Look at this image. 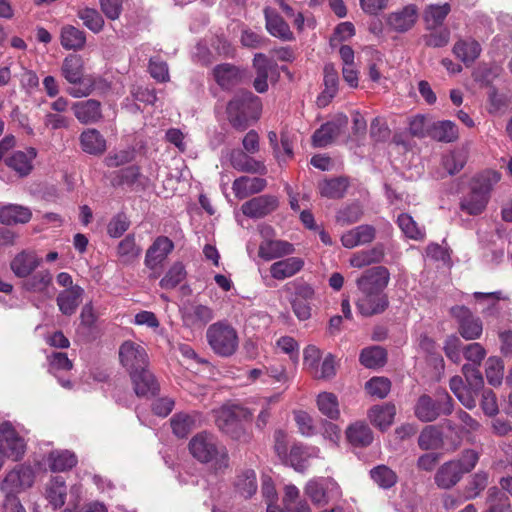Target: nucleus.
<instances>
[{
	"instance_id": "obj_1",
	"label": "nucleus",
	"mask_w": 512,
	"mask_h": 512,
	"mask_svg": "<svg viewBox=\"0 0 512 512\" xmlns=\"http://www.w3.org/2000/svg\"><path fill=\"white\" fill-rule=\"evenodd\" d=\"M191 455L201 463H211L215 471H222L229 465L226 447L210 432H200L189 442Z\"/></svg>"
},
{
	"instance_id": "obj_2",
	"label": "nucleus",
	"mask_w": 512,
	"mask_h": 512,
	"mask_svg": "<svg viewBox=\"0 0 512 512\" xmlns=\"http://www.w3.org/2000/svg\"><path fill=\"white\" fill-rule=\"evenodd\" d=\"M497 171L487 170L476 175L470 190L460 201V209L472 216L480 215L487 207L493 187L500 181Z\"/></svg>"
},
{
	"instance_id": "obj_3",
	"label": "nucleus",
	"mask_w": 512,
	"mask_h": 512,
	"mask_svg": "<svg viewBox=\"0 0 512 512\" xmlns=\"http://www.w3.org/2000/svg\"><path fill=\"white\" fill-rule=\"evenodd\" d=\"M261 111V99L248 90L238 91L226 108L228 120L235 128L252 125L259 119Z\"/></svg>"
},
{
	"instance_id": "obj_4",
	"label": "nucleus",
	"mask_w": 512,
	"mask_h": 512,
	"mask_svg": "<svg viewBox=\"0 0 512 512\" xmlns=\"http://www.w3.org/2000/svg\"><path fill=\"white\" fill-rule=\"evenodd\" d=\"M253 409L241 405L222 406L216 412V425L226 435L239 442H248L250 434L244 422L250 421Z\"/></svg>"
},
{
	"instance_id": "obj_5",
	"label": "nucleus",
	"mask_w": 512,
	"mask_h": 512,
	"mask_svg": "<svg viewBox=\"0 0 512 512\" xmlns=\"http://www.w3.org/2000/svg\"><path fill=\"white\" fill-rule=\"evenodd\" d=\"M206 340L211 350L220 357H230L239 347L236 328L226 320L211 324L206 331Z\"/></svg>"
},
{
	"instance_id": "obj_6",
	"label": "nucleus",
	"mask_w": 512,
	"mask_h": 512,
	"mask_svg": "<svg viewBox=\"0 0 512 512\" xmlns=\"http://www.w3.org/2000/svg\"><path fill=\"white\" fill-rule=\"evenodd\" d=\"M453 411V400L447 392H441L437 399L433 400L429 395H422L418 398L414 413L422 422H432L440 415H450Z\"/></svg>"
},
{
	"instance_id": "obj_7",
	"label": "nucleus",
	"mask_w": 512,
	"mask_h": 512,
	"mask_svg": "<svg viewBox=\"0 0 512 512\" xmlns=\"http://www.w3.org/2000/svg\"><path fill=\"white\" fill-rule=\"evenodd\" d=\"M36 471L29 464H18L8 471L0 484L4 495L18 496L19 493L31 488L35 482Z\"/></svg>"
},
{
	"instance_id": "obj_8",
	"label": "nucleus",
	"mask_w": 512,
	"mask_h": 512,
	"mask_svg": "<svg viewBox=\"0 0 512 512\" xmlns=\"http://www.w3.org/2000/svg\"><path fill=\"white\" fill-rule=\"evenodd\" d=\"M26 451V441L21 432L11 423L0 424V456L14 461L20 460Z\"/></svg>"
},
{
	"instance_id": "obj_9",
	"label": "nucleus",
	"mask_w": 512,
	"mask_h": 512,
	"mask_svg": "<svg viewBox=\"0 0 512 512\" xmlns=\"http://www.w3.org/2000/svg\"><path fill=\"white\" fill-rule=\"evenodd\" d=\"M305 494L316 505H325L330 499L341 495L337 482L329 477H320L310 480L305 486Z\"/></svg>"
},
{
	"instance_id": "obj_10",
	"label": "nucleus",
	"mask_w": 512,
	"mask_h": 512,
	"mask_svg": "<svg viewBox=\"0 0 512 512\" xmlns=\"http://www.w3.org/2000/svg\"><path fill=\"white\" fill-rule=\"evenodd\" d=\"M119 358L129 375L148 367V356L145 348L134 341L127 340L122 343L119 348Z\"/></svg>"
},
{
	"instance_id": "obj_11",
	"label": "nucleus",
	"mask_w": 512,
	"mask_h": 512,
	"mask_svg": "<svg viewBox=\"0 0 512 512\" xmlns=\"http://www.w3.org/2000/svg\"><path fill=\"white\" fill-rule=\"evenodd\" d=\"M253 66L256 70L253 87L258 93H265L268 90V79L275 82L279 79L278 65L265 54L257 53L253 59Z\"/></svg>"
},
{
	"instance_id": "obj_12",
	"label": "nucleus",
	"mask_w": 512,
	"mask_h": 512,
	"mask_svg": "<svg viewBox=\"0 0 512 512\" xmlns=\"http://www.w3.org/2000/svg\"><path fill=\"white\" fill-rule=\"evenodd\" d=\"M180 312L184 326L190 329H201L215 317L211 307L197 302L184 304Z\"/></svg>"
},
{
	"instance_id": "obj_13",
	"label": "nucleus",
	"mask_w": 512,
	"mask_h": 512,
	"mask_svg": "<svg viewBox=\"0 0 512 512\" xmlns=\"http://www.w3.org/2000/svg\"><path fill=\"white\" fill-rule=\"evenodd\" d=\"M451 314L459 324V333L466 340H476L483 332V324L480 318L475 317L465 306H454Z\"/></svg>"
},
{
	"instance_id": "obj_14",
	"label": "nucleus",
	"mask_w": 512,
	"mask_h": 512,
	"mask_svg": "<svg viewBox=\"0 0 512 512\" xmlns=\"http://www.w3.org/2000/svg\"><path fill=\"white\" fill-rule=\"evenodd\" d=\"M390 279L387 268L375 266L365 270L356 280L359 292H384Z\"/></svg>"
},
{
	"instance_id": "obj_15",
	"label": "nucleus",
	"mask_w": 512,
	"mask_h": 512,
	"mask_svg": "<svg viewBox=\"0 0 512 512\" xmlns=\"http://www.w3.org/2000/svg\"><path fill=\"white\" fill-rule=\"evenodd\" d=\"M388 303L384 292H359L356 307L361 315L369 317L384 312Z\"/></svg>"
},
{
	"instance_id": "obj_16",
	"label": "nucleus",
	"mask_w": 512,
	"mask_h": 512,
	"mask_svg": "<svg viewBox=\"0 0 512 512\" xmlns=\"http://www.w3.org/2000/svg\"><path fill=\"white\" fill-rule=\"evenodd\" d=\"M173 249L174 243L172 240L166 236L157 237L146 251L144 261L146 267L150 270H155L161 267Z\"/></svg>"
},
{
	"instance_id": "obj_17",
	"label": "nucleus",
	"mask_w": 512,
	"mask_h": 512,
	"mask_svg": "<svg viewBox=\"0 0 512 512\" xmlns=\"http://www.w3.org/2000/svg\"><path fill=\"white\" fill-rule=\"evenodd\" d=\"M42 260L34 250H22L10 262V268L18 278H27L41 264Z\"/></svg>"
},
{
	"instance_id": "obj_18",
	"label": "nucleus",
	"mask_w": 512,
	"mask_h": 512,
	"mask_svg": "<svg viewBox=\"0 0 512 512\" xmlns=\"http://www.w3.org/2000/svg\"><path fill=\"white\" fill-rule=\"evenodd\" d=\"M130 378L138 397L150 398L159 392V384L148 367L140 371L132 372Z\"/></svg>"
},
{
	"instance_id": "obj_19",
	"label": "nucleus",
	"mask_w": 512,
	"mask_h": 512,
	"mask_svg": "<svg viewBox=\"0 0 512 512\" xmlns=\"http://www.w3.org/2000/svg\"><path fill=\"white\" fill-rule=\"evenodd\" d=\"M23 282V289L30 293L39 294L44 298H51L54 294L52 274L48 270H41L31 274Z\"/></svg>"
},
{
	"instance_id": "obj_20",
	"label": "nucleus",
	"mask_w": 512,
	"mask_h": 512,
	"mask_svg": "<svg viewBox=\"0 0 512 512\" xmlns=\"http://www.w3.org/2000/svg\"><path fill=\"white\" fill-rule=\"evenodd\" d=\"M214 80L223 90H231L242 82L243 71L230 63L218 64L212 71Z\"/></svg>"
},
{
	"instance_id": "obj_21",
	"label": "nucleus",
	"mask_w": 512,
	"mask_h": 512,
	"mask_svg": "<svg viewBox=\"0 0 512 512\" xmlns=\"http://www.w3.org/2000/svg\"><path fill=\"white\" fill-rule=\"evenodd\" d=\"M417 14L418 10L415 5H407L399 11L390 13L387 17V25L395 32L404 33L414 26Z\"/></svg>"
},
{
	"instance_id": "obj_22",
	"label": "nucleus",
	"mask_w": 512,
	"mask_h": 512,
	"mask_svg": "<svg viewBox=\"0 0 512 512\" xmlns=\"http://www.w3.org/2000/svg\"><path fill=\"white\" fill-rule=\"evenodd\" d=\"M36 155L37 152L34 148H27L25 151H15L5 159V163L19 177H25L32 171L33 160Z\"/></svg>"
},
{
	"instance_id": "obj_23",
	"label": "nucleus",
	"mask_w": 512,
	"mask_h": 512,
	"mask_svg": "<svg viewBox=\"0 0 512 512\" xmlns=\"http://www.w3.org/2000/svg\"><path fill=\"white\" fill-rule=\"evenodd\" d=\"M277 206L276 198L268 195H261L246 201L242 207V213L250 218H261L271 213Z\"/></svg>"
},
{
	"instance_id": "obj_24",
	"label": "nucleus",
	"mask_w": 512,
	"mask_h": 512,
	"mask_svg": "<svg viewBox=\"0 0 512 512\" xmlns=\"http://www.w3.org/2000/svg\"><path fill=\"white\" fill-rule=\"evenodd\" d=\"M295 252L293 244L284 240H264L259 245L258 255L265 261L292 255Z\"/></svg>"
},
{
	"instance_id": "obj_25",
	"label": "nucleus",
	"mask_w": 512,
	"mask_h": 512,
	"mask_svg": "<svg viewBox=\"0 0 512 512\" xmlns=\"http://www.w3.org/2000/svg\"><path fill=\"white\" fill-rule=\"evenodd\" d=\"M230 162L232 167L240 172L260 175L267 173V168L263 161L254 159L240 150L231 153Z\"/></svg>"
},
{
	"instance_id": "obj_26",
	"label": "nucleus",
	"mask_w": 512,
	"mask_h": 512,
	"mask_svg": "<svg viewBox=\"0 0 512 512\" xmlns=\"http://www.w3.org/2000/svg\"><path fill=\"white\" fill-rule=\"evenodd\" d=\"M375 228L371 225H359L341 237V243L345 248L352 249L356 246L370 243L375 238Z\"/></svg>"
},
{
	"instance_id": "obj_27",
	"label": "nucleus",
	"mask_w": 512,
	"mask_h": 512,
	"mask_svg": "<svg viewBox=\"0 0 512 512\" xmlns=\"http://www.w3.org/2000/svg\"><path fill=\"white\" fill-rule=\"evenodd\" d=\"M84 290L78 285L71 286L61 291L57 296L59 310L67 316L75 313L82 302Z\"/></svg>"
},
{
	"instance_id": "obj_28",
	"label": "nucleus",
	"mask_w": 512,
	"mask_h": 512,
	"mask_svg": "<svg viewBox=\"0 0 512 512\" xmlns=\"http://www.w3.org/2000/svg\"><path fill=\"white\" fill-rule=\"evenodd\" d=\"M61 74L70 84H82L84 81V62L80 55L69 54L63 60Z\"/></svg>"
},
{
	"instance_id": "obj_29",
	"label": "nucleus",
	"mask_w": 512,
	"mask_h": 512,
	"mask_svg": "<svg viewBox=\"0 0 512 512\" xmlns=\"http://www.w3.org/2000/svg\"><path fill=\"white\" fill-rule=\"evenodd\" d=\"M304 264V260L300 257H288L274 262L270 266V274L276 280H284L300 272Z\"/></svg>"
},
{
	"instance_id": "obj_30",
	"label": "nucleus",
	"mask_w": 512,
	"mask_h": 512,
	"mask_svg": "<svg viewBox=\"0 0 512 512\" xmlns=\"http://www.w3.org/2000/svg\"><path fill=\"white\" fill-rule=\"evenodd\" d=\"M464 474L461 471L460 464L456 461L444 463L435 474V483L442 489H449L456 485Z\"/></svg>"
},
{
	"instance_id": "obj_31",
	"label": "nucleus",
	"mask_w": 512,
	"mask_h": 512,
	"mask_svg": "<svg viewBox=\"0 0 512 512\" xmlns=\"http://www.w3.org/2000/svg\"><path fill=\"white\" fill-rule=\"evenodd\" d=\"M100 102L94 99L77 102L73 105L75 117L82 124L96 123L102 116Z\"/></svg>"
},
{
	"instance_id": "obj_32",
	"label": "nucleus",
	"mask_w": 512,
	"mask_h": 512,
	"mask_svg": "<svg viewBox=\"0 0 512 512\" xmlns=\"http://www.w3.org/2000/svg\"><path fill=\"white\" fill-rule=\"evenodd\" d=\"M264 15L266 20V29L272 36L284 41H290L293 39V33L290 30L289 25L274 10L265 8Z\"/></svg>"
},
{
	"instance_id": "obj_33",
	"label": "nucleus",
	"mask_w": 512,
	"mask_h": 512,
	"mask_svg": "<svg viewBox=\"0 0 512 512\" xmlns=\"http://www.w3.org/2000/svg\"><path fill=\"white\" fill-rule=\"evenodd\" d=\"M266 187V180L258 177L241 176L234 180L232 189L238 199H244L261 192Z\"/></svg>"
},
{
	"instance_id": "obj_34",
	"label": "nucleus",
	"mask_w": 512,
	"mask_h": 512,
	"mask_svg": "<svg viewBox=\"0 0 512 512\" xmlns=\"http://www.w3.org/2000/svg\"><path fill=\"white\" fill-rule=\"evenodd\" d=\"M31 217V210L22 205L7 204L0 208V223L4 225L25 224Z\"/></svg>"
},
{
	"instance_id": "obj_35",
	"label": "nucleus",
	"mask_w": 512,
	"mask_h": 512,
	"mask_svg": "<svg viewBox=\"0 0 512 512\" xmlns=\"http://www.w3.org/2000/svg\"><path fill=\"white\" fill-rule=\"evenodd\" d=\"M319 449L316 447H305L294 445L289 454L285 457L287 464L291 465L296 471H304L307 467V460L310 457L318 456Z\"/></svg>"
},
{
	"instance_id": "obj_36",
	"label": "nucleus",
	"mask_w": 512,
	"mask_h": 512,
	"mask_svg": "<svg viewBox=\"0 0 512 512\" xmlns=\"http://www.w3.org/2000/svg\"><path fill=\"white\" fill-rule=\"evenodd\" d=\"M67 487L63 477H52L46 485L45 496L54 509L61 508L65 504Z\"/></svg>"
},
{
	"instance_id": "obj_37",
	"label": "nucleus",
	"mask_w": 512,
	"mask_h": 512,
	"mask_svg": "<svg viewBox=\"0 0 512 512\" xmlns=\"http://www.w3.org/2000/svg\"><path fill=\"white\" fill-rule=\"evenodd\" d=\"M396 408L393 404L376 405L369 411V419L380 430H386L393 423Z\"/></svg>"
},
{
	"instance_id": "obj_38",
	"label": "nucleus",
	"mask_w": 512,
	"mask_h": 512,
	"mask_svg": "<svg viewBox=\"0 0 512 512\" xmlns=\"http://www.w3.org/2000/svg\"><path fill=\"white\" fill-rule=\"evenodd\" d=\"M453 53L466 66H470L479 57L481 46L477 41L472 39L459 40L454 44Z\"/></svg>"
},
{
	"instance_id": "obj_39",
	"label": "nucleus",
	"mask_w": 512,
	"mask_h": 512,
	"mask_svg": "<svg viewBox=\"0 0 512 512\" xmlns=\"http://www.w3.org/2000/svg\"><path fill=\"white\" fill-rule=\"evenodd\" d=\"M80 143L83 151L91 155H100L106 150V140L99 130H83Z\"/></svg>"
},
{
	"instance_id": "obj_40",
	"label": "nucleus",
	"mask_w": 512,
	"mask_h": 512,
	"mask_svg": "<svg viewBox=\"0 0 512 512\" xmlns=\"http://www.w3.org/2000/svg\"><path fill=\"white\" fill-rule=\"evenodd\" d=\"M199 415L178 413L171 418V427L173 433L179 437H186L193 429L198 426Z\"/></svg>"
},
{
	"instance_id": "obj_41",
	"label": "nucleus",
	"mask_w": 512,
	"mask_h": 512,
	"mask_svg": "<svg viewBox=\"0 0 512 512\" xmlns=\"http://www.w3.org/2000/svg\"><path fill=\"white\" fill-rule=\"evenodd\" d=\"M61 45L66 50H81L86 43L85 33L71 25L62 27L60 35Z\"/></svg>"
},
{
	"instance_id": "obj_42",
	"label": "nucleus",
	"mask_w": 512,
	"mask_h": 512,
	"mask_svg": "<svg viewBox=\"0 0 512 512\" xmlns=\"http://www.w3.org/2000/svg\"><path fill=\"white\" fill-rule=\"evenodd\" d=\"M418 445L422 450H437L443 445L442 431L435 425L423 428L418 437Z\"/></svg>"
},
{
	"instance_id": "obj_43",
	"label": "nucleus",
	"mask_w": 512,
	"mask_h": 512,
	"mask_svg": "<svg viewBox=\"0 0 512 512\" xmlns=\"http://www.w3.org/2000/svg\"><path fill=\"white\" fill-rule=\"evenodd\" d=\"M48 464L52 471L63 472L73 468L77 464V458L69 450H56L49 454Z\"/></svg>"
},
{
	"instance_id": "obj_44",
	"label": "nucleus",
	"mask_w": 512,
	"mask_h": 512,
	"mask_svg": "<svg viewBox=\"0 0 512 512\" xmlns=\"http://www.w3.org/2000/svg\"><path fill=\"white\" fill-rule=\"evenodd\" d=\"M235 488L244 498L252 497L258 489L255 471L253 469L241 471L236 477Z\"/></svg>"
},
{
	"instance_id": "obj_45",
	"label": "nucleus",
	"mask_w": 512,
	"mask_h": 512,
	"mask_svg": "<svg viewBox=\"0 0 512 512\" xmlns=\"http://www.w3.org/2000/svg\"><path fill=\"white\" fill-rule=\"evenodd\" d=\"M450 10L451 8L448 3L443 5H428L424 11L426 29L435 30L437 27L441 26Z\"/></svg>"
},
{
	"instance_id": "obj_46",
	"label": "nucleus",
	"mask_w": 512,
	"mask_h": 512,
	"mask_svg": "<svg viewBox=\"0 0 512 512\" xmlns=\"http://www.w3.org/2000/svg\"><path fill=\"white\" fill-rule=\"evenodd\" d=\"M317 407L321 414L331 420H337L340 416L339 402L335 394L322 392L316 399Z\"/></svg>"
},
{
	"instance_id": "obj_47",
	"label": "nucleus",
	"mask_w": 512,
	"mask_h": 512,
	"mask_svg": "<svg viewBox=\"0 0 512 512\" xmlns=\"http://www.w3.org/2000/svg\"><path fill=\"white\" fill-rule=\"evenodd\" d=\"M141 254V248L136 244L134 235H127L117 247V255L124 264L134 262Z\"/></svg>"
},
{
	"instance_id": "obj_48",
	"label": "nucleus",
	"mask_w": 512,
	"mask_h": 512,
	"mask_svg": "<svg viewBox=\"0 0 512 512\" xmlns=\"http://www.w3.org/2000/svg\"><path fill=\"white\" fill-rule=\"evenodd\" d=\"M348 441L355 446H367L373 440L370 428L364 423H355L346 431Z\"/></svg>"
},
{
	"instance_id": "obj_49",
	"label": "nucleus",
	"mask_w": 512,
	"mask_h": 512,
	"mask_svg": "<svg viewBox=\"0 0 512 512\" xmlns=\"http://www.w3.org/2000/svg\"><path fill=\"white\" fill-rule=\"evenodd\" d=\"M350 130H315L312 142L315 147H326L332 143H344Z\"/></svg>"
},
{
	"instance_id": "obj_50",
	"label": "nucleus",
	"mask_w": 512,
	"mask_h": 512,
	"mask_svg": "<svg viewBox=\"0 0 512 512\" xmlns=\"http://www.w3.org/2000/svg\"><path fill=\"white\" fill-rule=\"evenodd\" d=\"M347 187V179L340 177L323 181L319 185V190L322 196L331 199H336L344 196Z\"/></svg>"
},
{
	"instance_id": "obj_51",
	"label": "nucleus",
	"mask_w": 512,
	"mask_h": 512,
	"mask_svg": "<svg viewBox=\"0 0 512 512\" xmlns=\"http://www.w3.org/2000/svg\"><path fill=\"white\" fill-rule=\"evenodd\" d=\"M360 363L366 368H378L386 362V352L379 346L365 348L360 353Z\"/></svg>"
},
{
	"instance_id": "obj_52",
	"label": "nucleus",
	"mask_w": 512,
	"mask_h": 512,
	"mask_svg": "<svg viewBox=\"0 0 512 512\" xmlns=\"http://www.w3.org/2000/svg\"><path fill=\"white\" fill-rule=\"evenodd\" d=\"M372 480L381 488L389 489L397 483V474L386 465H378L370 470Z\"/></svg>"
},
{
	"instance_id": "obj_53",
	"label": "nucleus",
	"mask_w": 512,
	"mask_h": 512,
	"mask_svg": "<svg viewBox=\"0 0 512 512\" xmlns=\"http://www.w3.org/2000/svg\"><path fill=\"white\" fill-rule=\"evenodd\" d=\"M485 374L490 385H501L504 377L503 361L496 356L489 357L485 363Z\"/></svg>"
},
{
	"instance_id": "obj_54",
	"label": "nucleus",
	"mask_w": 512,
	"mask_h": 512,
	"mask_svg": "<svg viewBox=\"0 0 512 512\" xmlns=\"http://www.w3.org/2000/svg\"><path fill=\"white\" fill-rule=\"evenodd\" d=\"M186 278V270L182 263H174L160 280V286L169 290L175 288Z\"/></svg>"
},
{
	"instance_id": "obj_55",
	"label": "nucleus",
	"mask_w": 512,
	"mask_h": 512,
	"mask_svg": "<svg viewBox=\"0 0 512 512\" xmlns=\"http://www.w3.org/2000/svg\"><path fill=\"white\" fill-rule=\"evenodd\" d=\"M299 489L294 485H287L285 487V494L283 503L288 510L295 512H309V505L304 501H298Z\"/></svg>"
},
{
	"instance_id": "obj_56",
	"label": "nucleus",
	"mask_w": 512,
	"mask_h": 512,
	"mask_svg": "<svg viewBox=\"0 0 512 512\" xmlns=\"http://www.w3.org/2000/svg\"><path fill=\"white\" fill-rule=\"evenodd\" d=\"M397 223L401 231L408 238L419 240L424 237V231L417 225L409 214H400L397 218Z\"/></svg>"
},
{
	"instance_id": "obj_57",
	"label": "nucleus",
	"mask_w": 512,
	"mask_h": 512,
	"mask_svg": "<svg viewBox=\"0 0 512 512\" xmlns=\"http://www.w3.org/2000/svg\"><path fill=\"white\" fill-rule=\"evenodd\" d=\"M473 296L479 301L480 304H483L482 313L485 315H492L498 312V301L503 299L502 293L500 291L483 293V292H475Z\"/></svg>"
},
{
	"instance_id": "obj_58",
	"label": "nucleus",
	"mask_w": 512,
	"mask_h": 512,
	"mask_svg": "<svg viewBox=\"0 0 512 512\" xmlns=\"http://www.w3.org/2000/svg\"><path fill=\"white\" fill-rule=\"evenodd\" d=\"M466 158L465 150L453 151L443 157V167L450 175H453L464 167Z\"/></svg>"
},
{
	"instance_id": "obj_59",
	"label": "nucleus",
	"mask_w": 512,
	"mask_h": 512,
	"mask_svg": "<svg viewBox=\"0 0 512 512\" xmlns=\"http://www.w3.org/2000/svg\"><path fill=\"white\" fill-rule=\"evenodd\" d=\"M78 16L83 21L84 25L94 33H98L102 30L104 20L97 10L84 8L78 12Z\"/></svg>"
},
{
	"instance_id": "obj_60",
	"label": "nucleus",
	"mask_w": 512,
	"mask_h": 512,
	"mask_svg": "<svg viewBox=\"0 0 512 512\" xmlns=\"http://www.w3.org/2000/svg\"><path fill=\"white\" fill-rule=\"evenodd\" d=\"M365 388L371 396L383 399L388 395L391 383L385 377H373L366 382Z\"/></svg>"
},
{
	"instance_id": "obj_61",
	"label": "nucleus",
	"mask_w": 512,
	"mask_h": 512,
	"mask_svg": "<svg viewBox=\"0 0 512 512\" xmlns=\"http://www.w3.org/2000/svg\"><path fill=\"white\" fill-rule=\"evenodd\" d=\"M140 176L139 169L136 166H129L127 168L116 171L112 174L113 185H133Z\"/></svg>"
},
{
	"instance_id": "obj_62",
	"label": "nucleus",
	"mask_w": 512,
	"mask_h": 512,
	"mask_svg": "<svg viewBox=\"0 0 512 512\" xmlns=\"http://www.w3.org/2000/svg\"><path fill=\"white\" fill-rule=\"evenodd\" d=\"M454 123L450 120L445 121H432L431 117L425 115H416L409 121V128H453Z\"/></svg>"
},
{
	"instance_id": "obj_63",
	"label": "nucleus",
	"mask_w": 512,
	"mask_h": 512,
	"mask_svg": "<svg viewBox=\"0 0 512 512\" xmlns=\"http://www.w3.org/2000/svg\"><path fill=\"white\" fill-rule=\"evenodd\" d=\"M362 215V206L359 203H352L337 213V221L342 225H348L360 220Z\"/></svg>"
},
{
	"instance_id": "obj_64",
	"label": "nucleus",
	"mask_w": 512,
	"mask_h": 512,
	"mask_svg": "<svg viewBox=\"0 0 512 512\" xmlns=\"http://www.w3.org/2000/svg\"><path fill=\"white\" fill-rule=\"evenodd\" d=\"M321 359V350L314 346L308 345L303 352V366L311 374L317 371Z\"/></svg>"
}]
</instances>
